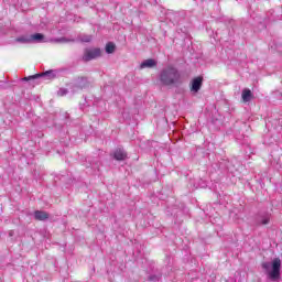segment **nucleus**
<instances>
[{"label": "nucleus", "mask_w": 282, "mask_h": 282, "mask_svg": "<svg viewBox=\"0 0 282 282\" xmlns=\"http://www.w3.org/2000/svg\"><path fill=\"white\" fill-rule=\"evenodd\" d=\"M159 83L162 87H177L182 85V74L175 66L170 65L160 72Z\"/></svg>", "instance_id": "f257e3e1"}, {"label": "nucleus", "mask_w": 282, "mask_h": 282, "mask_svg": "<svg viewBox=\"0 0 282 282\" xmlns=\"http://www.w3.org/2000/svg\"><path fill=\"white\" fill-rule=\"evenodd\" d=\"M262 268L268 271L270 281H279L281 279V259L274 258L272 262H263Z\"/></svg>", "instance_id": "f03ea898"}, {"label": "nucleus", "mask_w": 282, "mask_h": 282, "mask_svg": "<svg viewBox=\"0 0 282 282\" xmlns=\"http://www.w3.org/2000/svg\"><path fill=\"white\" fill-rule=\"evenodd\" d=\"M58 76V70L56 69H50L45 70L43 73H37L35 75H31L29 77H23L20 80L22 83H28L30 80H39V78H43L44 80H54Z\"/></svg>", "instance_id": "7ed1b4c3"}, {"label": "nucleus", "mask_w": 282, "mask_h": 282, "mask_svg": "<svg viewBox=\"0 0 282 282\" xmlns=\"http://www.w3.org/2000/svg\"><path fill=\"white\" fill-rule=\"evenodd\" d=\"M91 87V80H89V77L87 76H78L74 79V83L70 86V89L74 91L83 89H89Z\"/></svg>", "instance_id": "20e7f679"}, {"label": "nucleus", "mask_w": 282, "mask_h": 282, "mask_svg": "<svg viewBox=\"0 0 282 282\" xmlns=\"http://www.w3.org/2000/svg\"><path fill=\"white\" fill-rule=\"evenodd\" d=\"M102 56V50L100 47L85 48L82 61L84 63H89V61H96Z\"/></svg>", "instance_id": "39448f33"}, {"label": "nucleus", "mask_w": 282, "mask_h": 282, "mask_svg": "<svg viewBox=\"0 0 282 282\" xmlns=\"http://www.w3.org/2000/svg\"><path fill=\"white\" fill-rule=\"evenodd\" d=\"M110 155L117 162H124V160H128L129 158L124 148H117Z\"/></svg>", "instance_id": "423d86ee"}, {"label": "nucleus", "mask_w": 282, "mask_h": 282, "mask_svg": "<svg viewBox=\"0 0 282 282\" xmlns=\"http://www.w3.org/2000/svg\"><path fill=\"white\" fill-rule=\"evenodd\" d=\"M166 19L171 21L173 25H177V23H180V21L184 19V15L182 14V12L174 11V12H169L166 14Z\"/></svg>", "instance_id": "0eeeda50"}, {"label": "nucleus", "mask_w": 282, "mask_h": 282, "mask_svg": "<svg viewBox=\"0 0 282 282\" xmlns=\"http://www.w3.org/2000/svg\"><path fill=\"white\" fill-rule=\"evenodd\" d=\"M204 84V77L198 76L192 80L191 91L193 94H197L199 89H202V85Z\"/></svg>", "instance_id": "6e6552de"}, {"label": "nucleus", "mask_w": 282, "mask_h": 282, "mask_svg": "<svg viewBox=\"0 0 282 282\" xmlns=\"http://www.w3.org/2000/svg\"><path fill=\"white\" fill-rule=\"evenodd\" d=\"M270 224V214H259L256 217V226H268Z\"/></svg>", "instance_id": "1a4fd4ad"}, {"label": "nucleus", "mask_w": 282, "mask_h": 282, "mask_svg": "<svg viewBox=\"0 0 282 282\" xmlns=\"http://www.w3.org/2000/svg\"><path fill=\"white\" fill-rule=\"evenodd\" d=\"M153 67H158V61L154 58L144 59L140 65L141 69H153Z\"/></svg>", "instance_id": "9d476101"}, {"label": "nucleus", "mask_w": 282, "mask_h": 282, "mask_svg": "<svg viewBox=\"0 0 282 282\" xmlns=\"http://www.w3.org/2000/svg\"><path fill=\"white\" fill-rule=\"evenodd\" d=\"M34 219L36 221H47V219H50V214L47 212H43V210H35Z\"/></svg>", "instance_id": "9b49d317"}, {"label": "nucleus", "mask_w": 282, "mask_h": 282, "mask_svg": "<svg viewBox=\"0 0 282 282\" xmlns=\"http://www.w3.org/2000/svg\"><path fill=\"white\" fill-rule=\"evenodd\" d=\"M161 280H162V270H160V269H155L148 276V281H150V282H160Z\"/></svg>", "instance_id": "f8f14e48"}, {"label": "nucleus", "mask_w": 282, "mask_h": 282, "mask_svg": "<svg viewBox=\"0 0 282 282\" xmlns=\"http://www.w3.org/2000/svg\"><path fill=\"white\" fill-rule=\"evenodd\" d=\"M242 101L243 102H250V100H252L254 98V95L252 94V90H250V88H245L242 90Z\"/></svg>", "instance_id": "ddd939ff"}, {"label": "nucleus", "mask_w": 282, "mask_h": 282, "mask_svg": "<svg viewBox=\"0 0 282 282\" xmlns=\"http://www.w3.org/2000/svg\"><path fill=\"white\" fill-rule=\"evenodd\" d=\"M45 39V35L42 33H35L30 36L31 43H41Z\"/></svg>", "instance_id": "4468645a"}, {"label": "nucleus", "mask_w": 282, "mask_h": 282, "mask_svg": "<svg viewBox=\"0 0 282 282\" xmlns=\"http://www.w3.org/2000/svg\"><path fill=\"white\" fill-rule=\"evenodd\" d=\"M116 52V44L113 42H108L106 44V54H113Z\"/></svg>", "instance_id": "2eb2a0df"}, {"label": "nucleus", "mask_w": 282, "mask_h": 282, "mask_svg": "<svg viewBox=\"0 0 282 282\" xmlns=\"http://www.w3.org/2000/svg\"><path fill=\"white\" fill-rule=\"evenodd\" d=\"M15 43H31V40L28 36H20L15 39Z\"/></svg>", "instance_id": "dca6fc26"}, {"label": "nucleus", "mask_w": 282, "mask_h": 282, "mask_svg": "<svg viewBox=\"0 0 282 282\" xmlns=\"http://www.w3.org/2000/svg\"><path fill=\"white\" fill-rule=\"evenodd\" d=\"M91 35H83L79 37L80 43H91Z\"/></svg>", "instance_id": "f3484780"}, {"label": "nucleus", "mask_w": 282, "mask_h": 282, "mask_svg": "<svg viewBox=\"0 0 282 282\" xmlns=\"http://www.w3.org/2000/svg\"><path fill=\"white\" fill-rule=\"evenodd\" d=\"M69 94V90L67 88H59L57 91V96H67Z\"/></svg>", "instance_id": "a211bd4d"}, {"label": "nucleus", "mask_w": 282, "mask_h": 282, "mask_svg": "<svg viewBox=\"0 0 282 282\" xmlns=\"http://www.w3.org/2000/svg\"><path fill=\"white\" fill-rule=\"evenodd\" d=\"M55 43H69V40L67 37H59L55 39Z\"/></svg>", "instance_id": "6ab92c4d"}, {"label": "nucleus", "mask_w": 282, "mask_h": 282, "mask_svg": "<svg viewBox=\"0 0 282 282\" xmlns=\"http://www.w3.org/2000/svg\"><path fill=\"white\" fill-rule=\"evenodd\" d=\"M13 236H14V231H10L9 237H13Z\"/></svg>", "instance_id": "aec40b11"}, {"label": "nucleus", "mask_w": 282, "mask_h": 282, "mask_svg": "<svg viewBox=\"0 0 282 282\" xmlns=\"http://www.w3.org/2000/svg\"><path fill=\"white\" fill-rule=\"evenodd\" d=\"M91 169H95L94 164H91Z\"/></svg>", "instance_id": "412c9836"}]
</instances>
